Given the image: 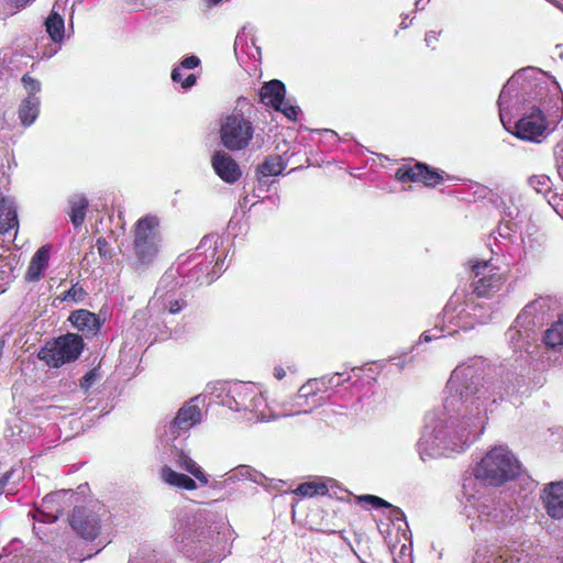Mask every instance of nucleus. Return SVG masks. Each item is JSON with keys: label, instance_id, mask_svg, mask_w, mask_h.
Returning a JSON list of instances; mask_svg holds the SVG:
<instances>
[{"label": "nucleus", "instance_id": "nucleus-1", "mask_svg": "<svg viewBox=\"0 0 563 563\" xmlns=\"http://www.w3.org/2000/svg\"><path fill=\"white\" fill-rule=\"evenodd\" d=\"M448 388L455 395L446 397L441 409L426 416L417 443L422 461L463 452L483 433L487 415L498 400H515V386L501 391L499 380L475 376L470 366H457Z\"/></svg>", "mask_w": 563, "mask_h": 563}, {"label": "nucleus", "instance_id": "nucleus-2", "mask_svg": "<svg viewBox=\"0 0 563 563\" xmlns=\"http://www.w3.org/2000/svg\"><path fill=\"white\" fill-rule=\"evenodd\" d=\"M503 125L510 130L511 112L522 110L512 133L523 141L541 143L563 118V97L559 84L542 70L528 67L515 73L498 99Z\"/></svg>", "mask_w": 563, "mask_h": 563}, {"label": "nucleus", "instance_id": "nucleus-3", "mask_svg": "<svg viewBox=\"0 0 563 563\" xmlns=\"http://www.w3.org/2000/svg\"><path fill=\"white\" fill-rule=\"evenodd\" d=\"M232 530L225 519L216 520L205 512L181 519L176 528L175 540L184 554L197 563L220 561L229 552Z\"/></svg>", "mask_w": 563, "mask_h": 563}, {"label": "nucleus", "instance_id": "nucleus-4", "mask_svg": "<svg viewBox=\"0 0 563 563\" xmlns=\"http://www.w3.org/2000/svg\"><path fill=\"white\" fill-rule=\"evenodd\" d=\"M463 495L464 515L473 532L504 529L516 521L517 510L512 501L490 499L484 489H476L475 479L463 481Z\"/></svg>", "mask_w": 563, "mask_h": 563}, {"label": "nucleus", "instance_id": "nucleus-5", "mask_svg": "<svg viewBox=\"0 0 563 563\" xmlns=\"http://www.w3.org/2000/svg\"><path fill=\"white\" fill-rule=\"evenodd\" d=\"M563 312V298L541 296L527 303L506 332L514 352H528L537 341L536 328Z\"/></svg>", "mask_w": 563, "mask_h": 563}, {"label": "nucleus", "instance_id": "nucleus-6", "mask_svg": "<svg viewBox=\"0 0 563 563\" xmlns=\"http://www.w3.org/2000/svg\"><path fill=\"white\" fill-rule=\"evenodd\" d=\"M205 391L231 410L250 412L257 420L267 418L264 412L265 399L252 383L217 382L208 384Z\"/></svg>", "mask_w": 563, "mask_h": 563}, {"label": "nucleus", "instance_id": "nucleus-7", "mask_svg": "<svg viewBox=\"0 0 563 563\" xmlns=\"http://www.w3.org/2000/svg\"><path fill=\"white\" fill-rule=\"evenodd\" d=\"M520 463L507 446L498 445L490 449L474 468L476 489L485 485L499 486L515 478L520 473Z\"/></svg>", "mask_w": 563, "mask_h": 563}, {"label": "nucleus", "instance_id": "nucleus-8", "mask_svg": "<svg viewBox=\"0 0 563 563\" xmlns=\"http://www.w3.org/2000/svg\"><path fill=\"white\" fill-rule=\"evenodd\" d=\"M220 140L229 151L246 148L254 135L252 121L240 111L223 114L220 119Z\"/></svg>", "mask_w": 563, "mask_h": 563}, {"label": "nucleus", "instance_id": "nucleus-9", "mask_svg": "<svg viewBox=\"0 0 563 563\" xmlns=\"http://www.w3.org/2000/svg\"><path fill=\"white\" fill-rule=\"evenodd\" d=\"M134 253L142 264L151 263L159 251V219L147 214L136 221L133 229Z\"/></svg>", "mask_w": 563, "mask_h": 563}, {"label": "nucleus", "instance_id": "nucleus-10", "mask_svg": "<svg viewBox=\"0 0 563 563\" xmlns=\"http://www.w3.org/2000/svg\"><path fill=\"white\" fill-rule=\"evenodd\" d=\"M187 306L186 291L172 274H165L158 283L150 307L172 314L180 312Z\"/></svg>", "mask_w": 563, "mask_h": 563}, {"label": "nucleus", "instance_id": "nucleus-11", "mask_svg": "<svg viewBox=\"0 0 563 563\" xmlns=\"http://www.w3.org/2000/svg\"><path fill=\"white\" fill-rule=\"evenodd\" d=\"M328 384L322 378L307 380L292 398L289 408H285L284 416L309 413L327 401Z\"/></svg>", "mask_w": 563, "mask_h": 563}, {"label": "nucleus", "instance_id": "nucleus-12", "mask_svg": "<svg viewBox=\"0 0 563 563\" xmlns=\"http://www.w3.org/2000/svg\"><path fill=\"white\" fill-rule=\"evenodd\" d=\"M221 244L222 240L218 234H209L201 240L198 250L205 252L207 262L200 263L195 268L196 282L200 285H209L219 277L224 262L220 255L217 256L218 247Z\"/></svg>", "mask_w": 563, "mask_h": 563}, {"label": "nucleus", "instance_id": "nucleus-13", "mask_svg": "<svg viewBox=\"0 0 563 563\" xmlns=\"http://www.w3.org/2000/svg\"><path fill=\"white\" fill-rule=\"evenodd\" d=\"M474 563H542V558L537 545L525 542L518 548H507L499 553H492L489 556L476 553ZM556 563H563V558L556 559Z\"/></svg>", "mask_w": 563, "mask_h": 563}, {"label": "nucleus", "instance_id": "nucleus-14", "mask_svg": "<svg viewBox=\"0 0 563 563\" xmlns=\"http://www.w3.org/2000/svg\"><path fill=\"white\" fill-rule=\"evenodd\" d=\"M474 292L489 297L500 290L504 276L490 261L475 262L472 266Z\"/></svg>", "mask_w": 563, "mask_h": 563}, {"label": "nucleus", "instance_id": "nucleus-15", "mask_svg": "<svg viewBox=\"0 0 563 563\" xmlns=\"http://www.w3.org/2000/svg\"><path fill=\"white\" fill-rule=\"evenodd\" d=\"M199 398L200 396H197L186 402L178 410L177 416L166 427L165 434L168 435L169 439H177L201 422L202 412L198 405Z\"/></svg>", "mask_w": 563, "mask_h": 563}, {"label": "nucleus", "instance_id": "nucleus-16", "mask_svg": "<svg viewBox=\"0 0 563 563\" xmlns=\"http://www.w3.org/2000/svg\"><path fill=\"white\" fill-rule=\"evenodd\" d=\"M286 89L282 81L274 79L265 84L261 89V100L264 104L282 112L287 119L295 121L299 113V107L285 99Z\"/></svg>", "mask_w": 563, "mask_h": 563}, {"label": "nucleus", "instance_id": "nucleus-17", "mask_svg": "<svg viewBox=\"0 0 563 563\" xmlns=\"http://www.w3.org/2000/svg\"><path fill=\"white\" fill-rule=\"evenodd\" d=\"M71 528L86 540H95L100 531V518L84 507L75 508L70 519Z\"/></svg>", "mask_w": 563, "mask_h": 563}, {"label": "nucleus", "instance_id": "nucleus-18", "mask_svg": "<svg viewBox=\"0 0 563 563\" xmlns=\"http://www.w3.org/2000/svg\"><path fill=\"white\" fill-rule=\"evenodd\" d=\"M443 318L448 319L449 323L443 325V328L441 330L435 329L437 333L432 334L431 332L433 330L423 332L421 335V340H423L424 342H429L432 340H439V339L444 338V334H443L444 332H446L448 334L451 335L454 332H456L457 329L468 330V329L474 328V325H475V321L473 319L471 320V313L468 311H466L465 309L461 310L459 312V314H456V316H453L451 312L445 310Z\"/></svg>", "mask_w": 563, "mask_h": 563}, {"label": "nucleus", "instance_id": "nucleus-19", "mask_svg": "<svg viewBox=\"0 0 563 563\" xmlns=\"http://www.w3.org/2000/svg\"><path fill=\"white\" fill-rule=\"evenodd\" d=\"M396 177L404 183L421 181L426 186H435L443 179L437 170L430 169L427 165L420 163L398 168Z\"/></svg>", "mask_w": 563, "mask_h": 563}, {"label": "nucleus", "instance_id": "nucleus-20", "mask_svg": "<svg viewBox=\"0 0 563 563\" xmlns=\"http://www.w3.org/2000/svg\"><path fill=\"white\" fill-rule=\"evenodd\" d=\"M214 173L228 184L236 183L241 176L242 170L236 161L224 151H217L211 159Z\"/></svg>", "mask_w": 563, "mask_h": 563}, {"label": "nucleus", "instance_id": "nucleus-21", "mask_svg": "<svg viewBox=\"0 0 563 563\" xmlns=\"http://www.w3.org/2000/svg\"><path fill=\"white\" fill-rule=\"evenodd\" d=\"M67 494L68 492L65 490L47 494L41 507L36 509V514L33 515V519L41 522H55L64 511L62 499Z\"/></svg>", "mask_w": 563, "mask_h": 563}, {"label": "nucleus", "instance_id": "nucleus-22", "mask_svg": "<svg viewBox=\"0 0 563 563\" xmlns=\"http://www.w3.org/2000/svg\"><path fill=\"white\" fill-rule=\"evenodd\" d=\"M547 514L553 519H563V481L547 484L541 495Z\"/></svg>", "mask_w": 563, "mask_h": 563}, {"label": "nucleus", "instance_id": "nucleus-23", "mask_svg": "<svg viewBox=\"0 0 563 563\" xmlns=\"http://www.w3.org/2000/svg\"><path fill=\"white\" fill-rule=\"evenodd\" d=\"M68 320L78 331H81L87 336L96 335L100 331L103 323L99 316L86 309H79L71 312Z\"/></svg>", "mask_w": 563, "mask_h": 563}, {"label": "nucleus", "instance_id": "nucleus-24", "mask_svg": "<svg viewBox=\"0 0 563 563\" xmlns=\"http://www.w3.org/2000/svg\"><path fill=\"white\" fill-rule=\"evenodd\" d=\"M161 479L168 486L184 490H195L197 483L186 474L176 472L172 466L164 465L159 471Z\"/></svg>", "mask_w": 563, "mask_h": 563}, {"label": "nucleus", "instance_id": "nucleus-25", "mask_svg": "<svg viewBox=\"0 0 563 563\" xmlns=\"http://www.w3.org/2000/svg\"><path fill=\"white\" fill-rule=\"evenodd\" d=\"M51 245H43L32 256L27 267L26 278L32 282L40 280L48 267Z\"/></svg>", "mask_w": 563, "mask_h": 563}, {"label": "nucleus", "instance_id": "nucleus-26", "mask_svg": "<svg viewBox=\"0 0 563 563\" xmlns=\"http://www.w3.org/2000/svg\"><path fill=\"white\" fill-rule=\"evenodd\" d=\"M173 464L176 468L183 470L191 474L202 485L209 483L208 475L202 468L185 452L180 451L174 455Z\"/></svg>", "mask_w": 563, "mask_h": 563}, {"label": "nucleus", "instance_id": "nucleus-27", "mask_svg": "<svg viewBox=\"0 0 563 563\" xmlns=\"http://www.w3.org/2000/svg\"><path fill=\"white\" fill-rule=\"evenodd\" d=\"M84 347V341L79 334L67 333L55 340L54 347L44 346L41 352H82Z\"/></svg>", "mask_w": 563, "mask_h": 563}, {"label": "nucleus", "instance_id": "nucleus-28", "mask_svg": "<svg viewBox=\"0 0 563 563\" xmlns=\"http://www.w3.org/2000/svg\"><path fill=\"white\" fill-rule=\"evenodd\" d=\"M18 214L14 202L8 198H0V233H7L18 228Z\"/></svg>", "mask_w": 563, "mask_h": 563}, {"label": "nucleus", "instance_id": "nucleus-29", "mask_svg": "<svg viewBox=\"0 0 563 563\" xmlns=\"http://www.w3.org/2000/svg\"><path fill=\"white\" fill-rule=\"evenodd\" d=\"M40 98L26 96L19 107V119L24 126L32 125L40 113Z\"/></svg>", "mask_w": 563, "mask_h": 563}, {"label": "nucleus", "instance_id": "nucleus-30", "mask_svg": "<svg viewBox=\"0 0 563 563\" xmlns=\"http://www.w3.org/2000/svg\"><path fill=\"white\" fill-rule=\"evenodd\" d=\"M542 342L548 349H563V313L544 331Z\"/></svg>", "mask_w": 563, "mask_h": 563}, {"label": "nucleus", "instance_id": "nucleus-31", "mask_svg": "<svg viewBox=\"0 0 563 563\" xmlns=\"http://www.w3.org/2000/svg\"><path fill=\"white\" fill-rule=\"evenodd\" d=\"M46 32L52 41L60 43L64 38L65 25L64 19L54 9L45 21Z\"/></svg>", "mask_w": 563, "mask_h": 563}, {"label": "nucleus", "instance_id": "nucleus-32", "mask_svg": "<svg viewBox=\"0 0 563 563\" xmlns=\"http://www.w3.org/2000/svg\"><path fill=\"white\" fill-rule=\"evenodd\" d=\"M299 372V365L290 357L279 360L273 366V376L277 380L291 379Z\"/></svg>", "mask_w": 563, "mask_h": 563}, {"label": "nucleus", "instance_id": "nucleus-33", "mask_svg": "<svg viewBox=\"0 0 563 563\" xmlns=\"http://www.w3.org/2000/svg\"><path fill=\"white\" fill-rule=\"evenodd\" d=\"M287 163L279 155L268 156L257 168L263 177L277 176L286 168Z\"/></svg>", "mask_w": 563, "mask_h": 563}, {"label": "nucleus", "instance_id": "nucleus-34", "mask_svg": "<svg viewBox=\"0 0 563 563\" xmlns=\"http://www.w3.org/2000/svg\"><path fill=\"white\" fill-rule=\"evenodd\" d=\"M70 205V220L71 223L78 228L80 227L86 217V209L88 206V201L82 196H75L69 200Z\"/></svg>", "mask_w": 563, "mask_h": 563}, {"label": "nucleus", "instance_id": "nucleus-35", "mask_svg": "<svg viewBox=\"0 0 563 563\" xmlns=\"http://www.w3.org/2000/svg\"><path fill=\"white\" fill-rule=\"evenodd\" d=\"M328 492V487L322 482H308L300 484L294 493L302 497H313L316 495H324Z\"/></svg>", "mask_w": 563, "mask_h": 563}, {"label": "nucleus", "instance_id": "nucleus-36", "mask_svg": "<svg viewBox=\"0 0 563 563\" xmlns=\"http://www.w3.org/2000/svg\"><path fill=\"white\" fill-rule=\"evenodd\" d=\"M48 367H59L65 363L75 362L79 354H36Z\"/></svg>", "mask_w": 563, "mask_h": 563}, {"label": "nucleus", "instance_id": "nucleus-37", "mask_svg": "<svg viewBox=\"0 0 563 563\" xmlns=\"http://www.w3.org/2000/svg\"><path fill=\"white\" fill-rule=\"evenodd\" d=\"M128 563H169L166 558L156 551H137Z\"/></svg>", "mask_w": 563, "mask_h": 563}, {"label": "nucleus", "instance_id": "nucleus-38", "mask_svg": "<svg viewBox=\"0 0 563 563\" xmlns=\"http://www.w3.org/2000/svg\"><path fill=\"white\" fill-rule=\"evenodd\" d=\"M227 481L235 482L241 479H250L253 482H258V473L246 465H240L234 470L230 471L228 474Z\"/></svg>", "mask_w": 563, "mask_h": 563}, {"label": "nucleus", "instance_id": "nucleus-39", "mask_svg": "<svg viewBox=\"0 0 563 563\" xmlns=\"http://www.w3.org/2000/svg\"><path fill=\"white\" fill-rule=\"evenodd\" d=\"M538 194H547L551 189V179L547 175H534L528 180Z\"/></svg>", "mask_w": 563, "mask_h": 563}, {"label": "nucleus", "instance_id": "nucleus-40", "mask_svg": "<svg viewBox=\"0 0 563 563\" xmlns=\"http://www.w3.org/2000/svg\"><path fill=\"white\" fill-rule=\"evenodd\" d=\"M172 79L174 82H180L184 89L191 88L197 81V77L194 74H189L184 78V74L180 67H175L173 69Z\"/></svg>", "mask_w": 563, "mask_h": 563}, {"label": "nucleus", "instance_id": "nucleus-41", "mask_svg": "<svg viewBox=\"0 0 563 563\" xmlns=\"http://www.w3.org/2000/svg\"><path fill=\"white\" fill-rule=\"evenodd\" d=\"M87 292L82 287H79L77 284L73 285L70 289H68L62 297L63 301H73L80 302L85 299Z\"/></svg>", "mask_w": 563, "mask_h": 563}, {"label": "nucleus", "instance_id": "nucleus-42", "mask_svg": "<svg viewBox=\"0 0 563 563\" xmlns=\"http://www.w3.org/2000/svg\"><path fill=\"white\" fill-rule=\"evenodd\" d=\"M22 84L27 91V96H37L41 91V82L29 75L22 77Z\"/></svg>", "mask_w": 563, "mask_h": 563}, {"label": "nucleus", "instance_id": "nucleus-43", "mask_svg": "<svg viewBox=\"0 0 563 563\" xmlns=\"http://www.w3.org/2000/svg\"><path fill=\"white\" fill-rule=\"evenodd\" d=\"M360 501L367 503L374 508H391V504L374 495H363L360 497Z\"/></svg>", "mask_w": 563, "mask_h": 563}, {"label": "nucleus", "instance_id": "nucleus-44", "mask_svg": "<svg viewBox=\"0 0 563 563\" xmlns=\"http://www.w3.org/2000/svg\"><path fill=\"white\" fill-rule=\"evenodd\" d=\"M99 369L98 368H93L91 371H89L81 379L80 382V386L82 389L85 390H88L92 384L95 383V380L99 377Z\"/></svg>", "mask_w": 563, "mask_h": 563}, {"label": "nucleus", "instance_id": "nucleus-45", "mask_svg": "<svg viewBox=\"0 0 563 563\" xmlns=\"http://www.w3.org/2000/svg\"><path fill=\"white\" fill-rule=\"evenodd\" d=\"M200 64V59L197 56H188L184 58L178 67L184 69H194Z\"/></svg>", "mask_w": 563, "mask_h": 563}, {"label": "nucleus", "instance_id": "nucleus-46", "mask_svg": "<svg viewBox=\"0 0 563 563\" xmlns=\"http://www.w3.org/2000/svg\"><path fill=\"white\" fill-rule=\"evenodd\" d=\"M439 32L435 31H429L426 34L424 42L427 46L434 47V44L439 41Z\"/></svg>", "mask_w": 563, "mask_h": 563}, {"label": "nucleus", "instance_id": "nucleus-47", "mask_svg": "<svg viewBox=\"0 0 563 563\" xmlns=\"http://www.w3.org/2000/svg\"><path fill=\"white\" fill-rule=\"evenodd\" d=\"M555 161L559 168H563V143L558 144L555 147Z\"/></svg>", "mask_w": 563, "mask_h": 563}, {"label": "nucleus", "instance_id": "nucleus-48", "mask_svg": "<svg viewBox=\"0 0 563 563\" xmlns=\"http://www.w3.org/2000/svg\"><path fill=\"white\" fill-rule=\"evenodd\" d=\"M107 246H108V242L106 241V239L99 238L97 240V247H98L99 254L103 257H107L109 255V253L107 251Z\"/></svg>", "mask_w": 563, "mask_h": 563}, {"label": "nucleus", "instance_id": "nucleus-49", "mask_svg": "<svg viewBox=\"0 0 563 563\" xmlns=\"http://www.w3.org/2000/svg\"><path fill=\"white\" fill-rule=\"evenodd\" d=\"M390 509H391V514L396 520L402 519L405 517V514L399 508L391 506Z\"/></svg>", "mask_w": 563, "mask_h": 563}, {"label": "nucleus", "instance_id": "nucleus-50", "mask_svg": "<svg viewBox=\"0 0 563 563\" xmlns=\"http://www.w3.org/2000/svg\"><path fill=\"white\" fill-rule=\"evenodd\" d=\"M10 339V333H4L0 336V352L7 346V341Z\"/></svg>", "mask_w": 563, "mask_h": 563}, {"label": "nucleus", "instance_id": "nucleus-51", "mask_svg": "<svg viewBox=\"0 0 563 563\" xmlns=\"http://www.w3.org/2000/svg\"><path fill=\"white\" fill-rule=\"evenodd\" d=\"M9 474H5L3 475L1 478H0V495L2 494L3 492V488L4 486L7 485L8 481H9Z\"/></svg>", "mask_w": 563, "mask_h": 563}, {"label": "nucleus", "instance_id": "nucleus-52", "mask_svg": "<svg viewBox=\"0 0 563 563\" xmlns=\"http://www.w3.org/2000/svg\"><path fill=\"white\" fill-rule=\"evenodd\" d=\"M222 0H208V3L209 5H217L221 2Z\"/></svg>", "mask_w": 563, "mask_h": 563}, {"label": "nucleus", "instance_id": "nucleus-53", "mask_svg": "<svg viewBox=\"0 0 563 563\" xmlns=\"http://www.w3.org/2000/svg\"><path fill=\"white\" fill-rule=\"evenodd\" d=\"M416 8L419 10V9H423V5H422V0H417L416 3H415Z\"/></svg>", "mask_w": 563, "mask_h": 563}, {"label": "nucleus", "instance_id": "nucleus-54", "mask_svg": "<svg viewBox=\"0 0 563 563\" xmlns=\"http://www.w3.org/2000/svg\"><path fill=\"white\" fill-rule=\"evenodd\" d=\"M408 25H409V24L407 23V18H405V19L402 20L401 24H400V27L406 29V27H408Z\"/></svg>", "mask_w": 563, "mask_h": 563}, {"label": "nucleus", "instance_id": "nucleus-55", "mask_svg": "<svg viewBox=\"0 0 563 563\" xmlns=\"http://www.w3.org/2000/svg\"><path fill=\"white\" fill-rule=\"evenodd\" d=\"M391 361L394 362L395 365H397V366L400 365V357H394V358H391Z\"/></svg>", "mask_w": 563, "mask_h": 563}, {"label": "nucleus", "instance_id": "nucleus-56", "mask_svg": "<svg viewBox=\"0 0 563 563\" xmlns=\"http://www.w3.org/2000/svg\"><path fill=\"white\" fill-rule=\"evenodd\" d=\"M125 357H132V356H135L134 354H129V353H125L124 354ZM133 362H136V357H133Z\"/></svg>", "mask_w": 563, "mask_h": 563}, {"label": "nucleus", "instance_id": "nucleus-57", "mask_svg": "<svg viewBox=\"0 0 563 563\" xmlns=\"http://www.w3.org/2000/svg\"><path fill=\"white\" fill-rule=\"evenodd\" d=\"M241 38H242V35H241V34H239V35L236 36L235 43H238L239 41H241Z\"/></svg>", "mask_w": 563, "mask_h": 563}]
</instances>
